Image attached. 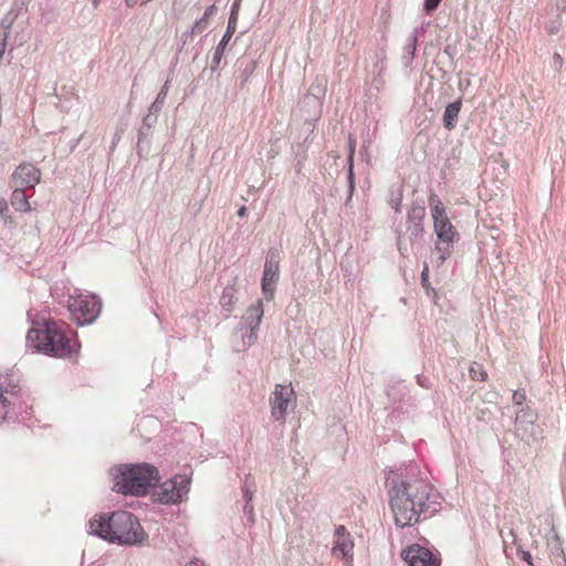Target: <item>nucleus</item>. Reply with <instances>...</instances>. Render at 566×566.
Instances as JSON below:
<instances>
[{"label": "nucleus", "mask_w": 566, "mask_h": 566, "mask_svg": "<svg viewBox=\"0 0 566 566\" xmlns=\"http://www.w3.org/2000/svg\"><path fill=\"white\" fill-rule=\"evenodd\" d=\"M432 485L423 479L400 481L389 490V504L397 526H412L428 509Z\"/></svg>", "instance_id": "nucleus-1"}, {"label": "nucleus", "mask_w": 566, "mask_h": 566, "mask_svg": "<svg viewBox=\"0 0 566 566\" xmlns=\"http://www.w3.org/2000/svg\"><path fill=\"white\" fill-rule=\"evenodd\" d=\"M90 531L92 534L120 545L142 544L147 538L136 516L127 511L93 517L90 521Z\"/></svg>", "instance_id": "nucleus-2"}, {"label": "nucleus", "mask_w": 566, "mask_h": 566, "mask_svg": "<svg viewBox=\"0 0 566 566\" xmlns=\"http://www.w3.org/2000/svg\"><path fill=\"white\" fill-rule=\"evenodd\" d=\"M27 338L39 352L60 358L71 356L80 347L76 333L69 325L54 321L31 328Z\"/></svg>", "instance_id": "nucleus-3"}, {"label": "nucleus", "mask_w": 566, "mask_h": 566, "mask_svg": "<svg viewBox=\"0 0 566 566\" xmlns=\"http://www.w3.org/2000/svg\"><path fill=\"white\" fill-rule=\"evenodd\" d=\"M158 479L157 469L149 464L123 467L115 478V488L123 494L144 495Z\"/></svg>", "instance_id": "nucleus-4"}, {"label": "nucleus", "mask_w": 566, "mask_h": 566, "mask_svg": "<svg viewBox=\"0 0 566 566\" xmlns=\"http://www.w3.org/2000/svg\"><path fill=\"white\" fill-rule=\"evenodd\" d=\"M429 206L433 219V229L438 238L434 252L438 254V261L441 264L451 254L455 230L448 218L442 201L436 193L429 196Z\"/></svg>", "instance_id": "nucleus-5"}, {"label": "nucleus", "mask_w": 566, "mask_h": 566, "mask_svg": "<svg viewBox=\"0 0 566 566\" xmlns=\"http://www.w3.org/2000/svg\"><path fill=\"white\" fill-rule=\"evenodd\" d=\"M28 398L17 374L12 371L0 374V422L4 421L10 412L27 408Z\"/></svg>", "instance_id": "nucleus-6"}, {"label": "nucleus", "mask_w": 566, "mask_h": 566, "mask_svg": "<svg viewBox=\"0 0 566 566\" xmlns=\"http://www.w3.org/2000/svg\"><path fill=\"white\" fill-rule=\"evenodd\" d=\"M67 310L71 318L78 325L93 323L99 315L102 302L93 294L70 295Z\"/></svg>", "instance_id": "nucleus-7"}, {"label": "nucleus", "mask_w": 566, "mask_h": 566, "mask_svg": "<svg viewBox=\"0 0 566 566\" xmlns=\"http://www.w3.org/2000/svg\"><path fill=\"white\" fill-rule=\"evenodd\" d=\"M189 485V479L186 476L176 475L172 479L165 481L159 486V490L156 494L161 503H178L181 502L188 494Z\"/></svg>", "instance_id": "nucleus-8"}, {"label": "nucleus", "mask_w": 566, "mask_h": 566, "mask_svg": "<svg viewBox=\"0 0 566 566\" xmlns=\"http://www.w3.org/2000/svg\"><path fill=\"white\" fill-rule=\"evenodd\" d=\"M295 401V392L291 384H277L270 399L271 413L277 421H284L289 407Z\"/></svg>", "instance_id": "nucleus-9"}, {"label": "nucleus", "mask_w": 566, "mask_h": 566, "mask_svg": "<svg viewBox=\"0 0 566 566\" xmlns=\"http://www.w3.org/2000/svg\"><path fill=\"white\" fill-rule=\"evenodd\" d=\"M354 541L350 533L344 525H339L335 528L332 555L335 558L344 560L348 566L353 565L354 562Z\"/></svg>", "instance_id": "nucleus-10"}, {"label": "nucleus", "mask_w": 566, "mask_h": 566, "mask_svg": "<svg viewBox=\"0 0 566 566\" xmlns=\"http://www.w3.org/2000/svg\"><path fill=\"white\" fill-rule=\"evenodd\" d=\"M280 276V253L277 250L270 251L263 271L262 292L268 301L273 300L275 284Z\"/></svg>", "instance_id": "nucleus-11"}, {"label": "nucleus", "mask_w": 566, "mask_h": 566, "mask_svg": "<svg viewBox=\"0 0 566 566\" xmlns=\"http://www.w3.org/2000/svg\"><path fill=\"white\" fill-rule=\"evenodd\" d=\"M402 559L409 566H440V557L430 549L412 544L401 552Z\"/></svg>", "instance_id": "nucleus-12"}, {"label": "nucleus", "mask_w": 566, "mask_h": 566, "mask_svg": "<svg viewBox=\"0 0 566 566\" xmlns=\"http://www.w3.org/2000/svg\"><path fill=\"white\" fill-rule=\"evenodd\" d=\"M41 180V170L30 163L19 165L12 174L13 187L34 188Z\"/></svg>", "instance_id": "nucleus-13"}, {"label": "nucleus", "mask_w": 566, "mask_h": 566, "mask_svg": "<svg viewBox=\"0 0 566 566\" xmlns=\"http://www.w3.org/2000/svg\"><path fill=\"white\" fill-rule=\"evenodd\" d=\"M237 24H238V14L235 11H232L230 14L229 21H228L227 31L223 34L219 44L217 45V49L214 52V60L218 63L221 60L229 41L231 40L232 35L234 34V32L237 30Z\"/></svg>", "instance_id": "nucleus-14"}, {"label": "nucleus", "mask_w": 566, "mask_h": 566, "mask_svg": "<svg viewBox=\"0 0 566 566\" xmlns=\"http://www.w3.org/2000/svg\"><path fill=\"white\" fill-rule=\"evenodd\" d=\"M11 193V205L17 211L29 212L32 210L31 203L29 202L23 187H13Z\"/></svg>", "instance_id": "nucleus-15"}, {"label": "nucleus", "mask_w": 566, "mask_h": 566, "mask_svg": "<svg viewBox=\"0 0 566 566\" xmlns=\"http://www.w3.org/2000/svg\"><path fill=\"white\" fill-rule=\"evenodd\" d=\"M263 317V304L259 300L255 304L251 305L247 311V322L251 328L258 327Z\"/></svg>", "instance_id": "nucleus-16"}, {"label": "nucleus", "mask_w": 566, "mask_h": 566, "mask_svg": "<svg viewBox=\"0 0 566 566\" xmlns=\"http://www.w3.org/2000/svg\"><path fill=\"white\" fill-rule=\"evenodd\" d=\"M461 102L451 103L446 107L443 114V124L446 128L452 129L454 127V122L459 116Z\"/></svg>", "instance_id": "nucleus-17"}, {"label": "nucleus", "mask_w": 566, "mask_h": 566, "mask_svg": "<svg viewBox=\"0 0 566 566\" xmlns=\"http://www.w3.org/2000/svg\"><path fill=\"white\" fill-rule=\"evenodd\" d=\"M237 302V298L234 296V289L233 287H226L222 292V295L220 297V304L221 306L228 311L231 312L234 304Z\"/></svg>", "instance_id": "nucleus-18"}, {"label": "nucleus", "mask_w": 566, "mask_h": 566, "mask_svg": "<svg viewBox=\"0 0 566 566\" xmlns=\"http://www.w3.org/2000/svg\"><path fill=\"white\" fill-rule=\"evenodd\" d=\"M470 376L473 380L485 381L488 378L486 371L480 364H473L470 368Z\"/></svg>", "instance_id": "nucleus-19"}, {"label": "nucleus", "mask_w": 566, "mask_h": 566, "mask_svg": "<svg viewBox=\"0 0 566 566\" xmlns=\"http://www.w3.org/2000/svg\"><path fill=\"white\" fill-rule=\"evenodd\" d=\"M421 285L427 294H429V290H431V284L429 281V266L428 264H424L422 272H421Z\"/></svg>", "instance_id": "nucleus-20"}, {"label": "nucleus", "mask_w": 566, "mask_h": 566, "mask_svg": "<svg viewBox=\"0 0 566 566\" xmlns=\"http://www.w3.org/2000/svg\"><path fill=\"white\" fill-rule=\"evenodd\" d=\"M355 140L353 138H349V151H348V172H349V179H353V163H354V155H355Z\"/></svg>", "instance_id": "nucleus-21"}, {"label": "nucleus", "mask_w": 566, "mask_h": 566, "mask_svg": "<svg viewBox=\"0 0 566 566\" xmlns=\"http://www.w3.org/2000/svg\"><path fill=\"white\" fill-rule=\"evenodd\" d=\"M209 24V19H207L206 17H201L200 19H198L193 25H192V33H201L203 30L207 29Z\"/></svg>", "instance_id": "nucleus-22"}, {"label": "nucleus", "mask_w": 566, "mask_h": 566, "mask_svg": "<svg viewBox=\"0 0 566 566\" xmlns=\"http://www.w3.org/2000/svg\"><path fill=\"white\" fill-rule=\"evenodd\" d=\"M426 216V210L423 207H413L408 213L409 219H417L419 221L423 220Z\"/></svg>", "instance_id": "nucleus-23"}, {"label": "nucleus", "mask_w": 566, "mask_h": 566, "mask_svg": "<svg viewBox=\"0 0 566 566\" xmlns=\"http://www.w3.org/2000/svg\"><path fill=\"white\" fill-rule=\"evenodd\" d=\"M441 0H424V10L427 13H431L432 11H434L439 4H440Z\"/></svg>", "instance_id": "nucleus-24"}, {"label": "nucleus", "mask_w": 566, "mask_h": 566, "mask_svg": "<svg viewBox=\"0 0 566 566\" xmlns=\"http://www.w3.org/2000/svg\"><path fill=\"white\" fill-rule=\"evenodd\" d=\"M512 400L515 405H523L526 400V396L523 391H514L512 396Z\"/></svg>", "instance_id": "nucleus-25"}, {"label": "nucleus", "mask_w": 566, "mask_h": 566, "mask_svg": "<svg viewBox=\"0 0 566 566\" xmlns=\"http://www.w3.org/2000/svg\"><path fill=\"white\" fill-rule=\"evenodd\" d=\"M217 12V7L214 4L212 6H209L205 13H203V17H206L207 19H210L212 15H214Z\"/></svg>", "instance_id": "nucleus-26"}, {"label": "nucleus", "mask_w": 566, "mask_h": 566, "mask_svg": "<svg viewBox=\"0 0 566 566\" xmlns=\"http://www.w3.org/2000/svg\"><path fill=\"white\" fill-rule=\"evenodd\" d=\"M427 295L431 297L436 304L438 303V292L433 287L429 290V294Z\"/></svg>", "instance_id": "nucleus-27"}, {"label": "nucleus", "mask_w": 566, "mask_h": 566, "mask_svg": "<svg viewBox=\"0 0 566 566\" xmlns=\"http://www.w3.org/2000/svg\"><path fill=\"white\" fill-rule=\"evenodd\" d=\"M427 295L431 297L436 304L438 303V292L433 287L429 290V294Z\"/></svg>", "instance_id": "nucleus-28"}, {"label": "nucleus", "mask_w": 566, "mask_h": 566, "mask_svg": "<svg viewBox=\"0 0 566 566\" xmlns=\"http://www.w3.org/2000/svg\"><path fill=\"white\" fill-rule=\"evenodd\" d=\"M8 211V205L4 200L0 201V214L4 217V213Z\"/></svg>", "instance_id": "nucleus-29"}, {"label": "nucleus", "mask_w": 566, "mask_h": 566, "mask_svg": "<svg viewBox=\"0 0 566 566\" xmlns=\"http://www.w3.org/2000/svg\"><path fill=\"white\" fill-rule=\"evenodd\" d=\"M523 559H524L525 562H527L531 566H533V563H532V556H531V554H530L528 552H524V553H523Z\"/></svg>", "instance_id": "nucleus-30"}, {"label": "nucleus", "mask_w": 566, "mask_h": 566, "mask_svg": "<svg viewBox=\"0 0 566 566\" xmlns=\"http://www.w3.org/2000/svg\"><path fill=\"white\" fill-rule=\"evenodd\" d=\"M247 214V207L242 206L239 210H238V216L243 218L244 216Z\"/></svg>", "instance_id": "nucleus-31"}, {"label": "nucleus", "mask_w": 566, "mask_h": 566, "mask_svg": "<svg viewBox=\"0 0 566 566\" xmlns=\"http://www.w3.org/2000/svg\"><path fill=\"white\" fill-rule=\"evenodd\" d=\"M137 2H138V0H125V3H126L128 7H134Z\"/></svg>", "instance_id": "nucleus-32"}, {"label": "nucleus", "mask_w": 566, "mask_h": 566, "mask_svg": "<svg viewBox=\"0 0 566 566\" xmlns=\"http://www.w3.org/2000/svg\"><path fill=\"white\" fill-rule=\"evenodd\" d=\"M245 496L249 497V500L251 499V495L248 492L245 493Z\"/></svg>", "instance_id": "nucleus-33"}, {"label": "nucleus", "mask_w": 566, "mask_h": 566, "mask_svg": "<svg viewBox=\"0 0 566 566\" xmlns=\"http://www.w3.org/2000/svg\"><path fill=\"white\" fill-rule=\"evenodd\" d=\"M565 566H566V564H565Z\"/></svg>", "instance_id": "nucleus-34"}]
</instances>
